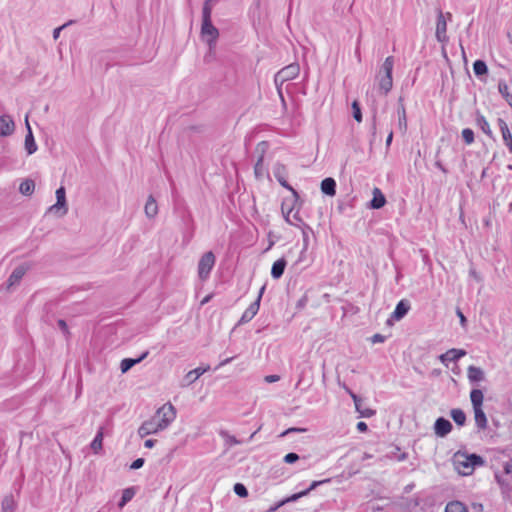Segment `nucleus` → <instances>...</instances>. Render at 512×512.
Instances as JSON below:
<instances>
[{
    "instance_id": "37998d69",
    "label": "nucleus",
    "mask_w": 512,
    "mask_h": 512,
    "mask_svg": "<svg viewBox=\"0 0 512 512\" xmlns=\"http://www.w3.org/2000/svg\"><path fill=\"white\" fill-rule=\"evenodd\" d=\"M352 109H353V117H354V119L357 122H361L362 121V113H361L360 106H359V104L356 101L353 102Z\"/></svg>"
},
{
    "instance_id": "5fc2aeb1",
    "label": "nucleus",
    "mask_w": 512,
    "mask_h": 512,
    "mask_svg": "<svg viewBox=\"0 0 512 512\" xmlns=\"http://www.w3.org/2000/svg\"><path fill=\"white\" fill-rule=\"evenodd\" d=\"M64 27H65V25L60 26V27H58V28L54 29V31H53V38H54L55 40H56V39H58V37H59V35H60V32H61V30H62Z\"/></svg>"
},
{
    "instance_id": "7c9ffc66",
    "label": "nucleus",
    "mask_w": 512,
    "mask_h": 512,
    "mask_svg": "<svg viewBox=\"0 0 512 512\" xmlns=\"http://www.w3.org/2000/svg\"><path fill=\"white\" fill-rule=\"evenodd\" d=\"M483 392L479 389H473L470 393V400L473 405V409L482 408L483 404Z\"/></svg>"
},
{
    "instance_id": "aec40b11",
    "label": "nucleus",
    "mask_w": 512,
    "mask_h": 512,
    "mask_svg": "<svg viewBox=\"0 0 512 512\" xmlns=\"http://www.w3.org/2000/svg\"><path fill=\"white\" fill-rule=\"evenodd\" d=\"M467 377L470 383H477L485 379V374L481 368L471 365L467 369Z\"/></svg>"
},
{
    "instance_id": "dca6fc26",
    "label": "nucleus",
    "mask_w": 512,
    "mask_h": 512,
    "mask_svg": "<svg viewBox=\"0 0 512 512\" xmlns=\"http://www.w3.org/2000/svg\"><path fill=\"white\" fill-rule=\"evenodd\" d=\"M14 121L9 115L0 117V136H8L14 132Z\"/></svg>"
},
{
    "instance_id": "393cba45",
    "label": "nucleus",
    "mask_w": 512,
    "mask_h": 512,
    "mask_svg": "<svg viewBox=\"0 0 512 512\" xmlns=\"http://www.w3.org/2000/svg\"><path fill=\"white\" fill-rule=\"evenodd\" d=\"M104 438V428L99 427L94 439L91 442V449L95 454H98L102 450Z\"/></svg>"
},
{
    "instance_id": "a18cd8bd",
    "label": "nucleus",
    "mask_w": 512,
    "mask_h": 512,
    "mask_svg": "<svg viewBox=\"0 0 512 512\" xmlns=\"http://www.w3.org/2000/svg\"><path fill=\"white\" fill-rule=\"evenodd\" d=\"M298 459H299V455L296 453H293V452L288 453L284 456V462H286L288 464L295 463Z\"/></svg>"
},
{
    "instance_id": "ea45409f",
    "label": "nucleus",
    "mask_w": 512,
    "mask_h": 512,
    "mask_svg": "<svg viewBox=\"0 0 512 512\" xmlns=\"http://www.w3.org/2000/svg\"><path fill=\"white\" fill-rule=\"evenodd\" d=\"M212 5L209 2H205L202 9V23H212L211 14H212Z\"/></svg>"
},
{
    "instance_id": "e2e57ef3",
    "label": "nucleus",
    "mask_w": 512,
    "mask_h": 512,
    "mask_svg": "<svg viewBox=\"0 0 512 512\" xmlns=\"http://www.w3.org/2000/svg\"><path fill=\"white\" fill-rule=\"evenodd\" d=\"M256 433H257V431H255L254 433H252V434L250 435V437L248 438L247 442L251 441V440L254 438V436H255V434H256Z\"/></svg>"
},
{
    "instance_id": "09e8293b",
    "label": "nucleus",
    "mask_w": 512,
    "mask_h": 512,
    "mask_svg": "<svg viewBox=\"0 0 512 512\" xmlns=\"http://www.w3.org/2000/svg\"><path fill=\"white\" fill-rule=\"evenodd\" d=\"M372 343H382L385 341V336L381 334H375L371 338Z\"/></svg>"
},
{
    "instance_id": "412c9836",
    "label": "nucleus",
    "mask_w": 512,
    "mask_h": 512,
    "mask_svg": "<svg viewBox=\"0 0 512 512\" xmlns=\"http://www.w3.org/2000/svg\"><path fill=\"white\" fill-rule=\"evenodd\" d=\"M287 262L284 258H280L276 260L271 268V276L274 279H279L282 277L285 268H286Z\"/></svg>"
},
{
    "instance_id": "6e6552de",
    "label": "nucleus",
    "mask_w": 512,
    "mask_h": 512,
    "mask_svg": "<svg viewBox=\"0 0 512 512\" xmlns=\"http://www.w3.org/2000/svg\"><path fill=\"white\" fill-rule=\"evenodd\" d=\"M446 16L448 19H451L452 15L451 13H446L444 15L442 12L439 13L437 17V25H436V32L435 36L438 42L440 43H446L448 41L447 37V22H446Z\"/></svg>"
},
{
    "instance_id": "473e14b6",
    "label": "nucleus",
    "mask_w": 512,
    "mask_h": 512,
    "mask_svg": "<svg viewBox=\"0 0 512 512\" xmlns=\"http://www.w3.org/2000/svg\"><path fill=\"white\" fill-rule=\"evenodd\" d=\"M135 495V490L133 487H129L123 490L121 499L118 503V507L122 509Z\"/></svg>"
},
{
    "instance_id": "f03ea898",
    "label": "nucleus",
    "mask_w": 512,
    "mask_h": 512,
    "mask_svg": "<svg viewBox=\"0 0 512 512\" xmlns=\"http://www.w3.org/2000/svg\"><path fill=\"white\" fill-rule=\"evenodd\" d=\"M457 471L464 476L472 474L475 467L482 466L484 460L476 454H456L454 460Z\"/></svg>"
},
{
    "instance_id": "052dcab7",
    "label": "nucleus",
    "mask_w": 512,
    "mask_h": 512,
    "mask_svg": "<svg viewBox=\"0 0 512 512\" xmlns=\"http://www.w3.org/2000/svg\"><path fill=\"white\" fill-rule=\"evenodd\" d=\"M504 470H505V472H506L507 474H509V473L511 472L510 465H509V464H506V465L504 466Z\"/></svg>"
},
{
    "instance_id": "c03bdc74",
    "label": "nucleus",
    "mask_w": 512,
    "mask_h": 512,
    "mask_svg": "<svg viewBox=\"0 0 512 512\" xmlns=\"http://www.w3.org/2000/svg\"><path fill=\"white\" fill-rule=\"evenodd\" d=\"M306 495H307V491H301L299 493H295L292 496H290L289 498H287L285 501H282L279 505H282L286 502H294V501L298 500L299 498L306 496Z\"/></svg>"
},
{
    "instance_id": "4468645a",
    "label": "nucleus",
    "mask_w": 512,
    "mask_h": 512,
    "mask_svg": "<svg viewBox=\"0 0 512 512\" xmlns=\"http://www.w3.org/2000/svg\"><path fill=\"white\" fill-rule=\"evenodd\" d=\"M26 128H27V134L25 136V149L27 151L28 155H32L37 151V145L32 133V129L30 127V124L28 122V115H26L25 119Z\"/></svg>"
},
{
    "instance_id": "4c0bfd02",
    "label": "nucleus",
    "mask_w": 512,
    "mask_h": 512,
    "mask_svg": "<svg viewBox=\"0 0 512 512\" xmlns=\"http://www.w3.org/2000/svg\"><path fill=\"white\" fill-rule=\"evenodd\" d=\"M473 71L475 73L476 76H481V75H484L488 72V68H487V65L484 61L482 60H476L474 63H473Z\"/></svg>"
},
{
    "instance_id": "a211bd4d",
    "label": "nucleus",
    "mask_w": 512,
    "mask_h": 512,
    "mask_svg": "<svg viewBox=\"0 0 512 512\" xmlns=\"http://www.w3.org/2000/svg\"><path fill=\"white\" fill-rule=\"evenodd\" d=\"M346 390L349 393V395L351 396V398L353 399L355 408H356L357 412H359L361 417L370 418L375 415V411L372 409L365 408V410H362L361 399L350 389H346Z\"/></svg>"
},
{
    "instance_id": "20e7f679",
    "label": "nucleus",
    "mask_w": 512,
    "mask_h": 512,
    "mask_svg": "<svg viewBox=\"0 0 512 512\" xmlns=\"http://www.w3.org/2000/svg\"><path fill=\"white\" fill-rule=\"evenodd\" d=\"M300 72V67L297 63L287 65L278 71L274 77V82L279 88L283 83L295 79Z\"/></svg>"
},
{
    "instance_id": "0e129e2a",
    "label": "nucleus",
    "mask_w": 512,
    "mask_h": 512,
    "mask_svg": "<svg viewBox=\"0 0 512 512\" xmlns=\"http://www.w3.org/2000/svg\"><path fill=\"white\" fill-rule=\"evenodd\" d=\"M292 431H296V429H288L282 435H286V434H288V433H290Z\"/></svg>"
},
{
    "instance_id": "8fccbe9b",
    "label": "nucleus",
    "mask_w": 512,
    "mask_h": 512,
    "mask_svg": "<svg viewBox=\"0 0 512 512\" xmlns=\"http://www.w3.org/2000/svg\"><path fill=\"white\" fill-rule=\"evenodd\" d=\"M57 325L63 331V333H68V326L64 320H58Z\"/></svg>"
},
{
    "instance_id": "5701e85b",
    "label": "nucleus",
    "mask_w": 512,
    "mask_h": 512,
    "mask_svg": "<svg viewBox=\"0 0 512 512\" xmlns=\"http://www.w3.org/2000/svg\"><path fill=\"white\" fill-rule=\"evenodd\" d=\"M321 191L328 196H334L336 194V181L331 177L325 178L321 182Z\"/></svg>"
},
{
    "instance_id": "7ed1b4c3",
    "label": "nucleus",
    "mask_w": 512,
    "mask_h": 512,
    "mask_svg": "<svg viewBox=\"0 0 512 512\" xmlns=\"http://www.w3.org/2000/svg\"><path fill=\"white\" fill-rule=\"evenodd\" d=\"M216 257L212 251L205 252L198 261L197 273L201 281H206L215 266Z\"/></svg>"
},
{
    "instance_id": "1a4fd4ad",
    "label": "nucleus",
    "mask_w": 512,
    "mask_h": 512,
    "mask_svg": "<svg viewBox=\"0 0 512 512\" xmlns=\"http://www.w3.org/2000/svg\"><path fill=\"white\" fill-rule=\"evenodd\" d=\"M264 290H265V286H262L258 293L257 299L254 302H252L249 305V307L242 314L240 323H247V322L251 321L255 317V315L258 313L259 308H260V301H261L262 295L264 293Z\"/></svg>"
},
{
    "instance_id": "f8f14e48",
    "label": "nucleus",
    "mask_w": 512,
    "mask_h": 512,
    "mask_svg": "<svg viewBox=\"0 0 512 512\" xmlns=\"http://www.w3.org/2000/svg\"><path fill=\"white\" fill-rule=\"evenodd\" d=\"M498 126L505 146L512 153V133L507 123L502 118H498Z\"/></svg>"
},
{
    "instance_id": "680f3d73",
    "label": "nucleus",
    "mask_w": 512,
    "mask_h": 512,
    "mask_svg": "<svg viewBox=\"0 0 512 512\" xmlns=\"http://www.w3.org/2000/svg\"><path fill=\"white\" fill-rule=\"evenodd\" d=\"M218 0H206L205 2H209L210 5H214Z\"/></svg>"
},
{
    "instance_id": "e433bc0d",
    "label": "nucleus",
    "mask_w": 512,
    "mask_h": 512,
    "mask_svg": "<svg viewBox=\"0 0 512 512\" xmlns=\"http://www.w3.org/2000/svg\"><path fill=\"white\" fill-rule=\"evenodd\" d=\"M451 417L454 420V422L459 426H463L466 422V415L464 411L461 409H452Z\"/></svg>"
},
{
    "instance_id": "39448f33",
    "label": "nucleus",
    "mask_w": 512,
    "mask_h": 512,
    "mask_svg": "<svg viewBox=\"0 0 512 512\" xmlns=\"http://www.w3.org/2000/svg\"><path fill=\"white\" fill-rule=\"evenodd\" d=\"M287 168L284 164L280 162H276L273 166V175L276 178V180L279 182V184L284 187L285 189L289 190L295 200H298L299 194L298 192L287 182Z\"/></svg>"
},
{
    "instance_id": "6e6d98bb",
    "label": "nucleus",
    "mask_w": 512,
    "mask_h": 512,
    "mask_svg": "<svg viewBox=\"0 0 512 512\" xmlns=\"http://www.w3.org/2000/svg\"><path fill=\"white\" fill-rule=\"evenodd\" d=\"M233 360V357H230V358H226L224 359L223 361H221L218 365L217 368H220V367H223L225 365H227L228 363H230L231 361Z\"/></svg>"
},
{
    "instance_id": "4d7b16f0",
    "label": "nucleus",
    "mask_w": 512,
    "mask_h": 512,
    "mask_svg": "<svg viewBox=\"0 0 512 512\" xmlns=\"http://www.w3.org/2000/svg\"><path fill=\"white\" fill-rule=\"evenodd\" d=\"M392 140H393V132L391 131L388 136H387V139H386V146L389 147L392 143Z\"/></svg>"
},
{
    "instance_id": "338daca9",
    "label": "nucleus",
    "mask_w": 512,
    "mask_h": 512,
    "mask_svg": "<svg viewBox=\"0 0 512 512\" xmlns=\"http://www.w3.org/2000/svg\"><path fill=\"white\" fill-rule=\"evenodd\" d=\"M507 168L512 171V164H509Z\"/></svg>"
},
{
    "instance_id": "49530a36",
    "label": "nucleus",
    "mask_w": 512,
    "mask_h": 512,
    "mask_svg": "<svg viewBox=\"0 0 512 512\" xmlns=\"http://www.w3.org/2000/svg\"><path fill=\"white\" fill-rule=\"evenodd\" d=\"M329 481H330V479H325V480H321V481H313L310 484L309 488H307L305 491H307V494H308L310 491L314 490L315 488H317L321 484L327 483Z\"/></svg>"
},
{
    "instance_id": "58836bf2",
    "label": "nucleus",
    "mask_w": 512,
    "mask_h": 512,
    "mask_svg": "<svg viewBox=\"0 0 512 512\" xmlns=\"http://www.w3.org/2000/svg\"><path fill=\"white\" fill-rule=\"evenodd\" d=\"M220 436L225 440L229 446L242 444L244 441L237 439L235 436L230 435L227 431H220Z\"/></svg>"
},
{
    "instance_id": "c756f323",
    "label": "nucleus",
    "mask_w": 512,
    "mask_h": 512,
    "mask_svg": "<svg viewBox=\"0 0 512 512\" xmlns=\"http://www.w3.org/2000/svg\"><path fill=\"white\" fill-rule=\"evenodd\" d=\"M445 512H468V509L461 501L454 500L446 504Z\"/></svg>"
},
{
    "instance_id": "774afa93",
    "label": "nucleus",
    "mask_w": 512,
    "mask_h": 512,
    "mask_svg": "<svg viewBox=\"0 0 512 512\" xmlns=\"http://www.w3.org/2000/svg\"><path fill=\"white\" fill-rule=\"evenodd\" d=\"M98 512H103L102 509H100Z\"/></svg>"
},
{
    "instance_id": "b1692460",
    "label": "nucleus",
    "mask_w": 512,
    "mask_h": 512,
    "mask_svg": "<svg viewBox=\"0 0 512 512\" xmlns=\"http://www.w3.org/2000/svg\"><path fill=\"white\" fill-rule=\"evenodd\" d=\"M385 203V196L383 195L380 189L375 188L373 190V198L370 202V207L373 209H380L385 205Z\"/></svg>"
},
{
    "instance_id": "a19ab883",
    "label": "nucleus",
    "mask_w": 512,
    "mask_h": 512,
    "mask_svg": "<svg viewBox=\"0 0 512 512\" xmlns=\"http://www.w3.org/2000/svg\"><path fill=\"white\" fill-rule=\"evenodd\" d=\"M462 138L464 140V142L467 144V145H470L474 142V132L472 129L470 128H465L462 130Z\"/></svg>"
},
{
    "instance_id": "69168bd1",
    "label": "nucleus",
    "mask_w": 512,
    "mask_h": 512,
    "mask_svg": "<svg viewBox=\"0 0 512 512\" xmlns=\"http://www.w3.org/2000/svg\"><path fill=\"white\" fill-rule=\"evenodd\" d=\"M286 221L289 222L290 224H293L290 220H289V213L287 214L286 216Z\"/></svg>"
},
{
    "instance_id": "a878e982",
    "label": "nucleus",
    "mask_w": 512,
    "mask_h": 512,
    "mask_svg": "<svg viewBox=\"0 0 512 512\" xmlns=\"http://www.w3.org/2000/svg\"><path fill=\"white\" fill-rule=\"evenodd\" d=\"M393 68L394 58L393 56H388L385 58L377 74H382V76H392Z\"/></svg>"
},
{
    "instance_id": "603ef678",
    "label": "nucleus",
    "mask_w": 512,
    "mask_h": 512,
    "mask_svg": "<svg viewBox=\"0 0 512 512\" xmlns=\"http://www.w3.org/2000/svg\"><path fill=\"white\" fill-rule=\"evenodd\" d=\"M156 442L157 441L155 439H147L144 442V447L148 448V449H151V448H153L155 446Z\"/></svg>"
},
{
    "instance_id": "0eeeda50",
    "label": "nucleus",
    "mask_w": 512,
    "mask_h": 512,
    "mask_svg": "<svg viewBox=\"0 0 512 512\" xmlns=\"http://www.w3.org/2000/svg\"><path fill=\"white\" fill-rule=\"evenodd\" d=\"M49 212L58 214L60 217L67 214L66 192L63 186L56 190V203L49 208Z\"/></svg>"
},
{
    "instance_id": "13d9d810",
    "label": "nucleus",
    "mask_w": 512,
    "mask_h": 512,
    "mask_svg": "<svg viewBox=\"0 0 512 512\" xmlns=\"http://www.w3.org/2000/svg\"><path fill=\"white\" fill-rule=\"evenodd\" d=\"M469 274L471 277L475 278L477 281H480V277L478 276L477 272L474 269H471L469 271Z\"/></svg>"
},
{
    "instance_id": "f257e3e1",
    "label": "nucleus",
    "mask_w": 512,
    "mask_h": 512,
    "mask_svg": "<svg viewBox=\"0 0 512 512\" xmlns=\"http://www.w3.org/2000/svg\"><path fill=\"white\" fill-rule=\"evenodd\" d=\"M176 418V409L171 403H166L160 407L156 413L148 420L144 421L138 428V435L144 438L148 435L157 434L168 428Z\"/></svg>"
},
{
    "instance_id": "cd10ccee",
    "label": "nucleus",
    "mask_w": 512,
    "mask_h": 512,
    "mask_svg": "<svg viewBox=\"0 0 512 512\" xmlns=\"http://www.w3.org/2000/svg\"><path fill=\"white\" fill-rule=\"evenodd\" d=\"M476 124L482 130V132L484 134H486L490 138H493V132L490 128V125H489L487 119L483 115H480V114L477 115Z\"/></svg>"
},
{
    "instance_id": "ddd939ff",
    "label": "nucleus",
    "mask_w": 512,
    "mask_h": 512,
    "mask_svg": "<svg viewBox=\"0 0 512 512\" xmlns=\"http://www.w3.org/2000/svg\"><path fill=\"white\" fill-rule=\"evenodd\" d=\"M411 306H410V303L405 300V299H402L400 300L393 313L391 314V319L392 320H396V321H399L401 320L402 318H404L406 316V314L409 312Z\"/></svg>"
},
{
    "instance_id": "bf43d9fd",
    "label": "nucleus",
    "mask_w": 512,
    "mask_h": 512,
    "mask_svg": "<svg viewBox=\"0 0 512 512\" xmlns=\"http://www.w3.org/2000/svg\"><path fill=\"white\" fill-rule=\"evenodd\" d=\"M458 316L460 317L461 323H464L466 321V318L461 311H458Z\"/></svg>"
},
{
    "instance_id": "f3484780",
    "label": "nucleus",
    "mask_w": 512,
    "mask_h": 512,
    "mask_svg": "<svg viewBox=\"0 0 512 512\" xmlns=\"http://www.w3.org/2000/svg\"><path fill=\"white\" fill-rule=\"evenodd\" d=\"M376 80H377V83H378V89L379 91L384 94V95H387L392 87H393V78L392 76H382V74H377L376 75Z\"/></svg>"
},
{
    "instance_id": "2f4dec72",
    "label": "nucleus",
    "mask_w": 512,
    "mask_h": 512,
    "mask_svg": "<svg viewBox=\"0 0 512 512\" xmlns=\"http://www.w3.org/2000/svg\"><path fill=\"white\" fill-rule=\"evenodd\" d=\"M24 274H25V269L22 266L16 267L13 270V272L11 273V275L9 276V279H8L9 286H13V285L17 284L22 279Z\"/></svg>"
},
{
    "instance_id": "864d4df0",
    "label": "nucleus",
    "mask_w": 512,
    "mask_h": 512,
    "mask_svg": "<svg viewBox=\"0 0 512 512\" xmlns=\"http://www.w3.org/2000/svg\"><path fill=\"white\" fill-rule=\"evenodd\" d=\"M357 430L359 432H366L368 430V426L365 422H358L357 423Z\"/></svg>"
},
{
    "instance_id": "f704fd0d",
    "label": "nucleus",
    "mask_w": 512,
    "mask_h": 512,
    "mask_svg": "<svg viewBox=\"0 0 512 512\" xmlns=\"http://www.w3.org/2000/svg\"><path fill=\"white\" fill-rule=\"evenodd\" d=\"M35 189V183L31 179H26L23 182H21L19 186V191L21 194L29 196L34 192Z\"/></svg>"
},
{
    "instance_id": "9d476101",
    "label": "nucleus",
    "mask_w": 512,
    "mask_h": 512,
    "mask_svg": "<svg viewBox=\"0 0 512 512\" xmlns=\"http://www.w3.org/2000/svg\"><path fill=\"white\" fill-rule=\"evenodd\" d=\"M465 355V350L452 348L449 349L447 352L441 354L439 356V360L441 361L442 364L448 366L450 362H456Z\"/></svg>"
},
{
    "instance_id": "9b49d317",
    "label": "nucleus",
    "mask_w": 512,
    "mask_h": 512,
    "mask_svg": "<svg viewBox=\"0 0 512 512\" xmlns=\"http://www.w3.org/2000/svg\"><path fill=\"white\" fill-rule=\"evenodd\" d=\"M435 434L439 437H445L452 430V424L449 420L440 417L435 421L434 424Z\"/></svg>"
},
{
    "instance_id": "423d86ee",
    "label": "nucleus",
    "mask_w": 512,
    "mask_h": 512,
    "mask_svg": "<svg viewBox=\"0 0 512 512\" xmlns=\"http://www.w3.org/2000/svg\"><path fill=\"white\" fill-rule=\"evenodd\" d=\"M201 36L207 43L209 51H213L216 47L217 39L219 37L218 29L212 23H202Z\"/></svg>"
},
{
    "instance_id": "6ab92c4d",
    "label": "nucleus",
    "mask_w": 512,
    "mask_h": 512,
    "mask_svg": "<svg viewBox=\"0 0 512 512\" xmlns=\"http://www.w3.org/2000/svg\"><path fill=\"white\" fill-rule=\"evenodd\" d=\"M149 352L145 351L143 352L138 358H125L121 361L120 369L122 373H126L128 370H130L134 365L140 363L142 360H144L148 356Z\"/></svg>"
},
{
    "instance_id": "79ce46f5",
    "label": "nucleus",
    "mask_w": 512,
    "mask_h": 512,
    "mask_svg": "<svg viewBox=\"0 0 512 512\" xmlns=\"http://www.w3.org/2000/svg\"><path fill=\"white\" fill-rule=\"evenodd\" d=\"M234 492L239 496V497H246L248 495V490L247 488L241 484V483H236L234 485Z\"/></svg>"
},
{
    "instance_id": "72a5a7b5",
    "label": "nucleus",
    "mask_w": 512,
    "mask_h": 512,
    "mask_svg": "<svg viewBox=\"0 0 512 512\" xmlns=\"http://www.w3.org/2000/svg\"><path fill=\"white\" fill-rule=\"evenodd\" d=\"M264 157L263 155L260 156L257 160V162L254 165V174L257 179L263 178L265 175L269 176L265 167H264Z\"/></svg>"
},
{
    "instance_id": "2eb2a0df",
    "label": "nucleus",
    "mask_w": 512,
    "mask_h": 512,
    "mask_svg": "<svg viewBox=\"0 0 512 512\" xmlns=\"http://www.w3.org/2000/svg\"><path fill=\"white\" fill-rule=\"evenodd\" d=\"M397 115H398V128L403 134H405L406 130H407V116H406V109L403 104L402 97H400L398 100Z\"/></svg>"
},
{
    "instance_id": "de8ad7c7",
    "label": "nucleus",
    "mask_w": 512,
    "mask_h": 512,
    "mask_svg": "<svg viewBox=\"0 0 512 512\" xmlns=\"http://www.w3.org/2000/svg\"><path fill=\"white\" fill-rule=\"evenodd\" d=\"M143 465H144V459L138 458L132 462V464L130 465V468L132 470H137V469H140Z\"/></svg>"
},
{
    "instance_id": "c9c22d12",
    "label": "nucleus",
    "mask_w": 512,
    "mask_h": 512,
    "mask_svg": "<svg viewBox=\"0 0 512 512\" xmlns=\"http://www.w3.org/2000/svg\"><path fill=\"white\" fill-rule=\"evenodd\" d=\"M498 90L505 101L512 107V94L509 92V87L505 81L498 83Z\"/></svg>"
},
{
    "instance_id": "bb28decb",
    "label": "nucleus",
    "mask_w": 512,
    "mask_h": 512,
    "mask_svg": "<svg viewBox=\"0 0 512 512\" xmlns=\"http://www.w3.org/2000/svg\"><path fill=\"white\" fill-rule=\"evenodd\" d=\"M209 369H210L209 366L198 367L196 369H193L186 374L185 379L187 380L188 384H191V383L195 382L201 375H203Z\"/></svg>"
},
{
    "instance_id": "3c124183",
    "label": "nucleus",
    "mask_w": 512,
    "mask_h": 512,
    "mask_svg": "<svg viewBox=\"0 0 512 512\" xmlns=\"http://www.w3.org/2000/svg\"><path fill=\"white\" fill-rule=\"evenodd\" d=\"M279 379L280 377L278 375H268L265 377V381L267 383L277 382Z\"/></svg>"
},
{
    "instance_id": "c85d7f7f",
    "label": "nucleus",
    "mask_w": 512,
    "mask_h": 512,
    "mask_svg": "<svg viewBox=\"0 0 512 512\" xmlns=\"http://www.w3.org/2000/svg\"><path fill=\"white\" fill-rule=\"evenodd\" d=\"M474 410V418L476 426L479 429H485L487 427V418L482 408H475Z\"/></svg>"
},
{
    "instance_id": "4be33fe9",
    "label": "nucleus",
    "mask_w": 512,
    "mask_h": 512,
    "mask_svg": "<svg viewBox=\"0 0 512 512\" xmlns=\"http://www.w3.org/2000/svg\"><path fill=\"white\" fill-rule=\"evenodd\" d=\"M144 212L150 219L154 218L158 214V205L152 195H150L146 201Z\"/></svg>"
}]
</instances>
